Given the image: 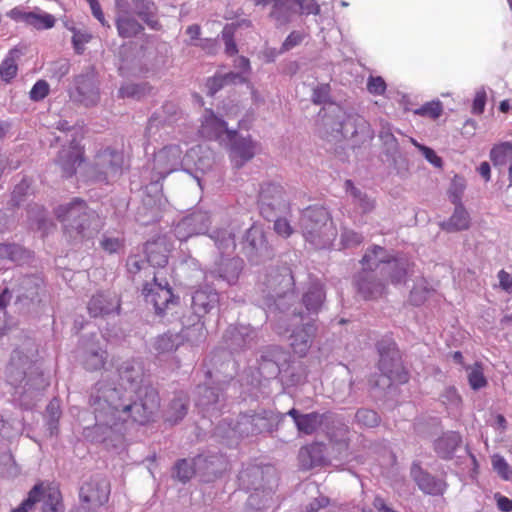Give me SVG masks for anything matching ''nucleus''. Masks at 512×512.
I'll return each mask as SVG.
<instances>
[{
  "mask_svg": "<svg viewBox=\"0 0 512 512\" xmlns=\"http://www.w3.org/2000/svg\"><path fill=\"white\" fill-rule=\"evenodd\" d=\"M117 395V389H108L104 397L114 411L125 413L128 418L141 425L151 422L160 408L159 393L152 386L140 387L131 400L123 397L116 399Z\"/></svg>",
  "mask_w": 512,
  "mask_h": 512,
  "instance_id": "1",
  "label": "nucleus"
},
{
  "mask_svg": "<svg viewBox=\"0 0 512 512\" xmlns=\"http://www.w3.org/2000/svg\"><path fill=\"white\" fill-rule=\"evenodd\" d=\"M54 213L63 223L64 232L70 238L80 240L91 238L98 231V214L80 198H74L68 204L59 205Z\"/></svg>",
  "mask_w": 512,
  "mask_h": 512,
  "instance_id": "2",
  "label": "nucleus"
},
{
  "mask_svg": "<svg viewBox=\"0 0 512 512\" xmlns=\"http://www.w3.org/2000/svg\"><path fill=\"white\" fill-rule=\"evenodd\" d=\"M304 238L316 248H325L336 238L337 231L328 210L323 206L306 208L300 218Z\"/></svg>",
  "mask_w": 512,
  "mask_h": 512,
  "instance_id": "3",
  "label": "nucleus"
},
{
  "mask_svg": "<svg viewBox=\"0 0 512 512\" xmlns=\"http://www.w3.org/2000/svg\"><path fill=\"white\" fill-rule=\"evenodd\" d=\"M380 359L378 363L381 374L372 376L370 383L373 387H390L392 384H406L409 381V372L402 363L399 350L395 343L387 346L378 345Z\"/></svg>",
  "mask_w": 512,
  "mask_h": 512,
  "instance_id": "4",
  "label": "nucleus"
},
{
  "mask_svg": "<svg viewBox=\"0 0 512 512\" xmlns=\"http://www.w3.org/2000/svg\"><path fill=\"white\" fill-rule=\"evenodd\" d=\"M37 505H40L41 512H65L59 487L44 481L37 482L21 504L11 512H33Z\"/></svg>",
  "mask_w": 512,
  "mask_h": 512,
  "instance_id": "5",
  "label": "nucleus"
},
{
  "mask_svg": "<svg viewBox=\"0 0 512 512\" xmlns=\"http://www.w3.org/2000/svg\"><path fill=\"white\" fill-rule=\"evenodd\" d=\"M124 155L121 151L105 148L97 152L90 167L91 178L100 183L110 184L122 175Z\"/></svg>",
  "mask_w": 512,
  "mask_h": 512,
  "instance_id": "6",
  "label": "nucleus"
},
{
  "mask_svg": "<svg viewBox=\"0 0 512 512\" xmlns=\"http://www.w3.org/2000/svg\"><path fill=\"white\" fill-rule=\"evenodd\" d=\"M385 249L381 246H372L363 256L362 265L364 267L363 272L359 273L356 284L358 292L365 300L377 299L382 296L385 291V286L380 281H377L373 276L365 271L366 269L372 270L378 267V263L372 262L379 254H384Z\"/></svg>",
  "mask_w": 512,
  "mask_h": 512,
  "instance_id": "7",
  "label": "nucleus"
},
{
  "mask_svg": "<svg viewBox=\"0 0 512 512\" xmlns=\"http://www.w3.org/2000/svg\"><path fill=\"white\" fill-rule=\"evenodd\" d=\"M142 294L145 301L153 305L158 315L163 314L170 306H174L178 302V297L174 296L169 283L167 281L159 282L156 275L151 283L144 285Z\"/></svg>",
  "mask_w": 512,
  "mask_h": 512,
  "instance_id": "8",
  "label": "nucleus"
},
{
  "mask_svg": "<svg viewBox=\"0 0 512 512\" xmlns=\"http://www.w3.org/2000/svg\"><path fill=\"white\" fill-rule=\"evenodd\" d=\"M183 150L180 145L170 144L161 148L154 154L153 170L157 180L165 179L169 174L177 171L182 165Z\"/></svg>",
  "mask_w": 512,
  "mask_h": 512,
  "instance_id": "9",
  "label": "nucleus"
},
{
  "mask_svg": "<svg viewBox=\"0 0 512 512\" xmlns=\"http://www.w3.org/2000/svg\"><path fill=\"white\" fill-rule=\"evenodd\" d=\"M118 373L119 387L117 388L118 395L116 396V399H118V397H123L131 400L133 398V394L137 392L140 387L147 386L146 384H143L142 369L133 362H124L119 367ZM114 389H116V387Z\"/></svg>",
  "mask_w": 512,
  "mask_h": 512,
  "instance_id": "10",
  "label": "nucleus"
},
{
  "mask_svg": "<svg viewBox=\"0 0 512 512\" xmlns=\"http://www.w3.org/2000/svg\"><path fill=\"white\" fill-rule=\"evenodd\" d=\"M85 162V150L76 138H73L70 145L59 151L57 163L63 177L69 178L76 174L77 169Z\"/></svg>",
  "mask_w": 512,
  "mask_h": 512,
  "instance_id": "11",
  "label": "nucleus"
},
{
  "mask_svg": "<svg viewBox=\"0 0 512 512\" xmlns=\"http://www.w3.org/2000/svg\"><path fill=\"white\" fill-rule=\"evenodd\" d=\"M258 201L262 209L265 207L279 211L290 209L286 192L280 184L272 182L264 183L260 188Z\"/></svg>",
  "mask_w": 512,
  "mask_h": 512,
  "instance_id": "12",
  "label": "nucleus"
},
{
  "mask_svg": "<svg viewBox=\"0 0 512 512\" xmlns=\"http://www.w3.org/2000/svg\"><path fill=\"white\" fill-rule=\"evenodd\" d=\"M199 132L202 137L210 140H219L224 135L227 140H232L236 135V130H229L226 122L218 118L212 110L205 111Z\"/></svg>",
  "mask_w": 512,
  "mask_h": 512,
  "instance_id": "13",
  "label": "nucleus"
},
{
  "mask_svg": "<svg viewBox=\"0 0 512 512\" xmlns=\"http://www.w3.org/2000/svg\"><path fill=\"white\" fill-rule=\"evenodd\" d=\"M171 249L172 244L165 236H158L144 245L146 259L153 267H165L168 264Z\"/></svg>",
  "mask_w": 512,
  "mask_h": 512,
  "instance_id": "14",
  "label": "nucleus"
},
{
  "mask_svg": "<svg viewBox=\"0 0 512 512\" xmlns=\"http://www.w3.org/2000/svg\"><path fill=\"white\" fill-rule=\"evenodd\" d=\"M410 474L418 488L425 494L439 496L443 495L447 489V483L444 480L437 479L424 471L417 462L412 464Z\"/></svg>",
  "mask_w": 512,
  "mask_h": 512,
  "instance_id": "15",
  "label": "nucleus"
},
{
  "mask_svg": "<svg viewBox=\"0 0 512 512\" xmlns=\"http://www.w3.org/2000/svg\"><path fill=\"white\" fill-rule=\"evenodd\" d=\"M110 484L104 480H90L80 488V499L91 506H101L108 501Z\"/></svg>",
  "mask_w": 512,
  "mask_h": 512,
  "instance_id": "16",
  "label": "nucleus"
},
{
  "mask_svg": "<svg viewBox=\"0 0 512 512\" xmlns=\"http://www.w3.org/2000/svg\"><path fill=\"white\" fill-rule=\"evenodd\" d=\"M230 142V157L235 167H242L251 160L256 153V144L250 137H240L236 133Z\"/></svg>",
  "mask_w": 512,
  "mask_h": 512,
  "instance_id": "17",
  "label": "nucleus"
},
{
  "mask_svg": "<svg viewBox=\"0 0 512 512\" xmlns=\"http://www.w3.org/2000/svg\"><path fill=\"white\" fill-rule=\"evenodd\" d=\"M300 433L305 435L314 434L323 424L326 414H320L318 412H310L302 414L297 409L292 408L287 412Z\"/></svg>",
  "mask_w": 512,
  "mask_h": 512,
  "instance_id": "18",
  "label": "nucleus"
},
{
  "mask_svg": "<svg viewBox=\"0 0 512 512\" xmlns=\"http://www.w3.org/2000/svg\"><path fill=\"white\" fill-rule=\"evenodd\" d=\"M127 0H116L118 14L116 17V28L118 35L122 38H132L144 30V27L128 11L122 9Z\"/></svg>",
  "mask_w": 512,
  "mask_h": 512,
  "instance_id": "19",
  "label": "nucleus"
},
{
  "mask_svg": "<svg viewBox=\"0 0 512 512\" xmlns=\"http://www.w3.org/2000/svg\"><path fill=\"white\" fill-rule=\"evenodd\" d=\"M316 330L317 328L313 323H306L292 332L290 346L295 354L303 357L308 353L316 335Z\"/></svg>",
  "mask_w": 512,
  "mask_h": 512,
  "instance_id": "20",
  "label": "nucleus"
},
{
  "mask_svg": "<svg viewBox=\"0 0 512 512\" xmlns=\"http://www.w3.org/2000/svg\"><path fill=\"white\" fill-rule=\"evenodd\" d=\"M294 285V277L288 267H283L269 275L268 287L277 297H286L289 293L293 294Z\"/></svg>",
  "mask_w": 512,
  "mask_h": 512,
  "instance_id": "21",
  "label": "nucleus"
},
{
  "mask_svg": "<svg viewBox=\"0 0 512 512\" xmlns=\"http://www.w3.org/2000/svg\"><path fill=\"white\" fill-rule=\"evenodd\" d=\"M75 82L78 100L86 107L96 105L100 95L95 80L90 76L80 75Z\"/></svg>",
  "mask_w": 512,
  "mask_h": 512,
  "instance_id": "22",
  "label": "nucleus"
},
{
  "mask_svg": "<svg viewBox=\"0 0 512 512\" xmlns=\"http://www.w3.org/2000/svg\"><path fill=\"white\" fill-rule=\"evenodd\" d=\"M120 300L116 297H108L104 294L94 295L88 303V312L92 317L109 315L113 312H119Z\"/></svg>",
  "mask_w": 512,
  "mask_h": 512,
  "instance_id": "23",
  "label": "nucleus"
},
{
  "mask_svg": "<svg viewBox=\"0 0 512 512\" xmlns=\"http://www.w3.org/2000/svg\"><path fill=\"white\" fill-rule=\"evenodd\" d=\"M471 218L464 205H455V209L448 220L442 222L440 227L446 232H459L468 230Z\"/></svg>",
  "mask_w": 512,
  "mask_h": 512,
  "instance_id": "24",
  "label": "nucleus"
},
{
  "mask_svg": "<svg viewBox=\"0 0 512 512\" xmlns=\"http://www.w3.org/2000/svg\"><path fill=\"white\" fill-rule=\"evenodd\" d=\"M135 13L154 30H160L162 25L156 17L155 4L150 0H132Z\"/></svg>",
  "mask_w": 512,
  "mask_h": 512,
  "instance_id": "25",
  "label": "nucleus"
},
{
  "mask_svg": "<svg viewBox=\"0 0 512 512\" xmlns=\"http://www.w3.org/2000/svg\"><path fill=\"white\" fill-rule=\"evenodd\" d=\"M461 443V437L456 432L444 433L434 443L436 453L444 458H450Z\"/></svg>",
  "mask_w": 512,
  "mask_h": 512,
  "instance_id": "26",
  "label": "nucleus"
},
{
  "mask_svg": "<svg viewBox=\"0 0 512 512\" xmlns=\"http://www.w3.org/2000/svg\"><path fill=\"white\" fill-rule=\"evenodd\" d=\"M295 0H276L270 11V17L277 23L284 25L290 22L294 10Z\"/></svg>",
  "mask_w": 512,
  "mask_h": 512,
  "instance_id": "27",
  "label": "nucleus"
},
{
  "mask_svg": "<svg viewBox=\"0 0 512 512\" xmlns=\"http://www.w3.org/2000/svg\"><path fill=\"white\" fill-rule=\"evenodd\" d=\"M217 302L218 295L215 292L197 290L192 296V307L197 314L208 313Z\"/></svg>",
  "mask_w": 512,
  "mask_h": 512,
  "instance_id": "28",
  "label": "nucleus"
},
{
  "mask_svg": "<svg viewBox=\"0 0 512 512\" xmlns=\"http://www.w3.org/2000/svg\"><path fill=\"white\" fill-rule=\"evenodd\" d=\"M245 242L256 253L267 250L268 242L265 236L264 229L261 225L253 224L247 230L245 235Z\"/></svg>",
  "mask_w": 512,
  "mask_h": 512,
  "instance_id": "29",
  "label": "nucleus"
},
{
  "mask_svg": "<svg viewBox=\"0 0 512 512\" xmlns=\"http://www.w3.org/2000/svg\"><path fill=\"white\" fill-rule=\"evenodd\" d=\"M465 370L468 384L472 390L478 391L488 385V380L484 374V366L481 362L477 361L472 365H467Z\"/></svg>",
  "mask_w": 512,
  "mask_h": 512,
  "instance_id": "30",
  "label": "nucleus"
},
{
  "mask_svg": "<svg viewBox=\"0 0 512 512\" xmlns=\"http://www.w3.org/2000/svg\"><path fill=\"white\" fill-rule=\"evenodd\" d=\"M325 293L323 287L318 284L310 286L303 296V303L308 312L317 313L323 304Z\"/></svg>",
  "mask_w": 512,
  "mask_h": 512,
  "instance_id": "31",
  "label": "nucleus"
},
{
  "mask_svg": "<svg viewBox=\"0 0 512 512\" xmlns=\"http://www.w3.org/2000/svg\"><path fill=\"white\" fill-rule=\"evenodd\" d=\"M18 56L19 50L12 49L0 64V77L6 83H9L17 75L18 65L16 60Z\"/></svg>",
  "mask_w": 512,
  "mask_h": 512,
  "instance_id": "32",
  "label": "nucleus"
},
{
  "mask_svg": "<svg viewBox=\"0 0 512 512\" xmlns=\"http://www.w3.org/2000/svg\"><path fill=\"white\" fill-rule=\"evenodd\" d=\"M188 400L186 396H179L172 400L169 405L167 420L173 424L182 420L187 414Z\"/></svg>",
  "mask_w": 512,
  "mask_h": 512,
  "instance_id": "33",
  "label": "nucleus"
},
{
  "mask_svg": "<svg viewBox=\"0 0 512 512\" xmlns=\"http://www.w3.org/2000/svg\"><path fill=\"white\" fill-rule=\"evenodd\" d=\"M490 159L495 166H501L512 160V144L504 142L495 145L490 151Z\"/></svg>",
  "mask_w": 512,
  "mask_h": 512,
  "instance_id": "34",
  "label": "nucleus"
},
{
  "mask_svg": "<svg viewBox=\"0 0 512 512\" xmlns=\"http://www.w3.org/2000/svg\"><path fill=\"white\" fill-rule=\"evenodd\" d=\"M25 23L38 30L50 29L55 25V18L51 14H37L34 12H28L25 15Z\"/></svg>",
  "mask_w": 512,
  "mask_h": 512,
  "instance_id": "35",
  "label": "nucleus"
},
{
  "mask_svg": "<svg viewBox=\"0 0 512 512\" xmlns=\"http://www.w3.org/2000/svg\"><path fill=\"white\" fill-rule=\"evenodd\" d=\"M365 124V119L359 114H348L341 123V133L344 136H354L358 133L359 129H362L365 126Z\"/></svg>",
  "mask_w": 512,
  "mask_h": 512,
  "instance_id": "36",
  "label": "nucleus"
},
{
  "mask_svg": "<svg viewBox=\"0 0 512 512\" xmlns=\"http://www.w3.org/2000/svg\"><path fill=\"white\" fill-rule=\"evenodd\" d=\"M466 189V183L463 177L455 175L447 191L449 200L454 205H463L462 197Z\"/></svg>",
  "mask_w": 512,
  "mask_h": 512,
  "instance_id": "37",
  "label": "nucleus"
},
{
  "mask_svg": "<svg viewBox=\"0 0 512 512\" xmlns=\"http://www.w3.org/2000/svg\"><path fill=\"white\" fill-rule=\"evenodd\" d=\"M358 424L365 427H376L380 423V417L378 413L371 409H359L355 415Z\"/></svg>",
  "mask_w": 512,
  "mask_h": 512,
  "instance_id": "38",
  "label": "nucleus"
},
{
  "mask_svg": "<svg viewBox=\"0 0 512 512\" xmlns=\"http://www.w3.org/2000/svg\"><path fill=\"white\" fill-rule=\"evenodd\" d=\"M443 112V106L440 101H431L415 110V114L429 117L433 120L439 118Z\"/></svg>",
  "mask_w": 512,
  "mask_h": 512,
  "instance_id": "39",
  "label": "nucleus"
},
{
  "mask_svg": "<svg viewBox=\"0 0 512 512\" xmlns=\"http://www.w3.org/2000/svg\"><path fill=\"white\" fill-rule=\"evenodd\" d=\"M441 400L449 408H460L462 405V397L454 386L445 388L441 395Z\"/></svg>",
  "mask_w": 512,
  "mask_h": 512,
  "instance_id": "40",
  "label": "nucleus"
},
{
  "mask_svg": "<svg viewBox=\"0 0 512 512\" xmlns=\"http://www.w3.org/2000/svg\"><path fill=\"white\" fill-rule=\"evenodd\" d=\"M378 263H388L390 264V279L393 284H399L405 280L406 270L405 268L397 261H394L391 264L390 259L381 258Z\"/></svg>",
  "mask_w": 512,
  "mask_h": 512,
  "instance_id": "41",
  "label": "nucleus"
},
{
  "mask_svg": "<svg viewBox=\"0 0 512 512\" xmlns=\"http://www.w3.org/2000/svg\"><path fill=\"white\" fill-rule=\"evenodd\" d=\"M492 467L494 471L503 479L510 480L512 477V471L509 464L503 456L495 454L492 456Z\"/></svg>",
  "mask_w": 512,
  "mask_h": 512,
  "instance_id": "42",
  "label": "nucleus"
},
{
  "mask_svg": "<svg viewBox=\"0 0 512 512\" xmlns=\"http://www.w3.org/2000/svg\"><path fill=\"white\" fill-rule=\"evenodd\" d=\"M175 470L177 478L182 482L190 480L195 474L194 465L186 459L179 460L176 463Z\"/></svg>",
  "mask_w": 512,
  "mask_h": 512,
  "instance_id": "43",
  "label": "nucleus"
},
{
  "mask_svg": "<svg viewBox=\"0 0 512 512\" xmlns=\"http://www.w3.org/2000/svg\"><path fill=\"white\" fill-rule=\"evenodd\" d=\"M296 11L300 15H319L321 8L316 0H295Z\"/></svg>",
  "mask_w": 512,
  "mask_h": 512,
  "instance_id": "44",
  "label": "nucleus"
},
{
  "mask_svg": "<svg viewBox=\"0 0 512 512\" xmlns=\"http://www.w3.org/2000/svg\"><path fill=\"white\" fill-rule=\"evenodd\" d=\"M148 87L146 85L140 84H126L122 86L119 90V96L121 98H140L142 95L146 93Z\"/></svg>",
  "mask_w": 512,
  "mask_h": 512,
  "instance_id": "45",
  "label": "nucleus"
},
{
  "mask_svg": "<svg viewBox=\"0 0 512 512\" xmlns=\"http://www.w3.org/2000/svg\"><path fill=\"white\" fill-rule=\"evenodd\" d=\"M106 362V352H90L85 358V367L88 370H98L104 367Z\"/></svg>",
  "mask_w": 512,
  "mask_h": 512,
  "instance_id": "46",
  "label": "nucleus"
},
{
  "mask_svg": "<svg viewBox=\"0 0 512 512\" xmlns=\"http://www.w3.org/2000/svg\"><path fill=\"white\" fill-rule=\"evenodd\" d=\"M222 39L225 43V53L229 56L237 54L238 48L234 40V28L226 25L222 30Z\"/></svg>",
  "mask_w": 512,
  "mask_h": 512,
  "instance_id": "47",
  "label": "nucleus"
},
{
  "mask_svg": "<svg viewBox=\"0 0 512 512\" xmlns=\"http://www.w3.org/2000/svg\"><path fill=\"white\" fill-rule=\"evenodd\" d=\"M273 230L284 239L289 238L294 233L291 223L285 217H279L274 221Z\"/></svg>",
  "mask_w": 512,
  "mask_h": 512,
  "instance_id": "48",
  "label": "nucleus"
},
{
  "mask_svg": "<svg viewBox=\"0 0 512 512\" xmlns=\"http://www.w3.org/2000/svg\"><path fill=\"white\" fill-rule=\"evenodd\" d=\"M50 87L47 81L38 80L29 92L30 99L38 102L46 98L49 94Z\"/></svg>",
  "mask_w": 512,
  "mask_h": 512,
  "instance_id": "49",
  "label": "nucleus"
},
{
  "mask_svg": "<svg viewBox=\"0 0 512 512\" xmlns=\"http://www.w3.org/2000/svg\"><path fill=\"white\" fill-rule=\"evenodd\" d=\"M73 31V37H72V43L73 47L76 51V53L81 54L84 51V46L87 44L92 36L91 34L87 32H82L79 30H76L75 28L72 29Z\"/></svg>",
  "mask_w": 512,
  "mask_h": 512,
  "instance_id": "50",
  "label": "nucleus"
},
{
  "mask_svg": "<svg viewBox=\"0 0 512 512\" xmlns=\"http://www.w3.org/2000/svg\"><path fill=\"white\" fill-rule=\"evenodd\" d=\"M363 236L353 230H344L341 234V242L345 247H355L362 243Z\"/></svg>",
  "mask_w": 512,
  "mask_h": 512,
  "instance_id": "51",
  "label": "nucleus"
},
{
  "mask_svg": "<svg viewBox=\"0 0 512 512\" xmlns=\"http://www.w3.org/2000/svg\"><path fill=\"white\" fill-rule=\"evenodd\" d=\"M386 88V83L382 77H369L367 81V90L369 93L373 95H383L386 91Z\"/></svg>",
  "mask_w": 512,
  "mask_h": 512,
  "instance_id": "52",
  "label": "nucleus"
},
{
  "mask_svg": "<svg viewBox=\"0 0 512 512\" xmlns=\"http://www.w3.org/2000/svg\"><path fill=\"white\" fill-rule=\"evenodd\" d=\"M100 245L102 249L110 254L117 253L124 246V242L122 239L113 238V237H104Z\"/></svg>",
  "mask_w": 512,
  "mask_h": 512,
  "instance_id": "53",
  "label": "nucleus"
},
{
  "mask_svg": "<svg viewBox=\"0 0 512 512\" xmlns=\"http://www.w3.org/2000/svg\"><path fill=\"white\" fill-rule=\"evenodd\" d=\"M305 35L299 31H292L282 44L281 52H286L301 44Z\"/></svg>",
  "mask_w": 512,
  "mask_h": 512,
  "instance_id": "54",
  "label": "nucleus"
},
{
  "mask_svg": "<svg viewBox=\"0 0 512 512\" xmlns=\"http://www.w3.org/2000/svg\"><path fill=\"white\" fill-rule=\"evenodd\" d=\"M30 358L24 354L21 350L15 349L12 353L10 360L11 369L24 368L30 364Z\"/></svg>",
  "mask_w": 512,
  "mask_h": 512,
  "instance_id": "55",
  "label": "nucleus"
},
{
  "mask_svg": "<svg viewBox=\"0 0 512 512\" xmlns=\"http://www.w3.org/2000/svg\"><path fill=\"white\" fill-rule=\"evenodd\" d=\"M29 188L30 182L27 179H23L14 187L12 192V201L14 202V205H19L21 198L27 194Z\"/></svg>",
  "mask_w": 512,
  "mask_h": 512,
  "instance_id": "56",
  "label": "nucleus"
},
{
  "mask_svg": "<svg viewBox=\"0 0 512 512\" xmlns=\"http://www.w3.org/2000/svg\"><path fill=\"white\" fill-rule=\"evenodd\" d=\"M20 248L15 244H0V258L16 260Z\"/></svg>",
  "mask_w": 512,
  "mask_h": 512,
  "instance_id": "57",
  "label": "nucleus"
},
{
  "mask_svg": "<svg viewBox=\"0 0 512 512\" xmlns=\"http://www.w3.org/2000/svg\"><path fill=\"white\" fill-rule=\"evenodd\" d=\"M155 349L159 354H161L165 352L174 351L176 347L170 337L161 336L155 342Z\"/></svg>",
  "mask_w": 512,
  "mask_h": 512,
  "instance_id": "58",
  "label": "nucleus"
},
{
  "mask_svg": "<svg viewBox=\"0 0 512 512\" xmlns=\"http://www.w3.org/2000/svg\"><path fill=\"white\" fill-rule=\"evenodd\" d=\"M225 82L221 78L220 75H215L210 77L206 81V87L208 89V95L213 96L216 94L221 88L225 86Z\"/></svg>",
  "mask_w": 512,
  "mask_h": 512,
  "instance_id": "59",
  "label": "nucleus"
},
{
  "mask_svg": "<svg viewBox=\"0 0 512 512\" xmlns=\"http://www.w3.org/2000/svg\"><path fill=\"white\" fill-rule=\"evenodd\" d=\"M486 92L484 90L478 91L474 97L472 104V112L474 114H482L486 104Z\"/></svg>",
  "mask_w": 512,
  "mask_h": 512,
  "instance_id": "60",
  "label": "nucleus"
},
{
  "mask_svg": "<svg viewBox=\"0 0 512 512\" xmlns=\"http://www.w3.org/2000/svg\"><path fill=\"white\" fill-rule=\"evenodd\" d=\"M494 499L496 501L497 508L501 512H512V499H509L500 493H495Z\"/></svg>",
  "mask_w": 512,
  "mask_h": 512,
  "instance_id": "61",
  "label": "nucleus"
},
{
  "mask_svg": "<svg viewBox=\"0 0 512 512\" xmlns=\"http://www.w3.org/2000/svg\"><path fill=\"white\" fill-rule=\"evenodd\" d=\"M499 286L507 293H512V276L505 270H500L498 273Z\"/></svg>",
  "mask_w": 512,
  "mask_h": 512,
  "instance_id": "62",
  "label": "nucleus"
},
{
  "mask_svg": "<svg viewBox=\"0 0 512 512\" xmlns=\"http://www.w3.org/2000/svg\"><path fill=\"white\" fill-rule=\"evenodd\" d=\"M329 500L326 497H318L313 499L305 508V512H318L321 508L326 507Z\"/></svg>",
  "mask_w": 512,
  "mask_h": 512,
  "instance_id": "63",
  "label": "nucleus"
},
{
  "mask_svg": "<svg viewBox=\"0 0 512 512\" xmlns=\"http://www.w3.org/2000/svg\"><path fill=\"white\" fill-rule=\"evenodd\" d=\"M329 94V86L324 85L314 90L313 93V102L316 104L324 103Z\"/></svg>",
  "mask_w": 512,
  "mask_h": 512,
  "instance_id": "64",
  "label": "nucleus"
}]
</instances>
